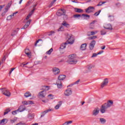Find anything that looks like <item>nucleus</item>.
Returning a JSON list of instances; mask_svg holds the SVG:
<instances>
[{
  "instance_id": "obj_1",
  "label": "nucleus",
  "mask_w": 125,
  "mask_h": 125,
  "mask_svg": "<svg viewBox=\"0 0 125 125\" xmlns=\"http://www.w3.org/2000/svg\"><path fill=\"white\" fill-rule=\"evenodd\" d=\"M66 79V76L64 75H60L58 77V80L57 81L56 84L58 86V88H62V82H61V81H63V80H65Z\"/></svg>"
},
{
  "instance_id": "obj_2",
  "label": "nucleus",
  "mask_w": 125,
  "mask_h": 125,
  "mask_svg": "<svg viewBox=\"0 0 125 125\" xmlns=\"http://www.w3.org/2000/svg\"><path fill=\"white\" fill-rule=\"evenodd\" d=\"M69 64H76L78 62L77 60V56L75 54L69 55V59L68 60Z\"/></svg>"
},
{
  "instance_id": "obj_3",
  "label": "nucleus",
  "mask_w": 125,
  "mask_h": 125,
  "mask_svg": "<svg viewBox=\"0 0 125 125\" xmlns=\"http://www.w3.org/2000/svg\"><path fill=\"white\" fill-rule=\"evenodd\" d=\"M0 90H1V93L2 94L5 96H7V97H10L11 94L10 93V92H9V90L6 89V88L0 89Z\"/></svg>"
},
{
  "instance_id": "obj_4",
  "label": "nucleus",
  "mask_w": 125,
  "mask_h": 125,
  "mask_svg": "<svg viewBox=\"0 0 125 125\" xmlns=\"http://www.w3.org/2000/svg\"><path fill=\"white\" fill-rule=\"evenodd\" d=\"M73 43H74V41H72V42L67 41L65 42L62 43L61 44L60 50H61V49H64V48H66V45H67V44H73Z\"/></svg>"
},
{
  "instance_id": "obj_5",
  "label": "nucleus",
  "mask_w": 125,
  "mask_h": 125,
  "mask_svg": "<svg viewBox=\"0 0 125 125\" xmlns=\"http://www.w3.org/2000/svg\"><path fill=\"white\" fill-rule=\"evenodd\" d=\"M109 106L107 105V103H105L103 104L101 107L100 112L102 114H104L105 112H106V110L108 109V108H110Z\"/></svg>"
},
{
  "instance_id": "obj_6",
  "label": "nucleus",
  "mask_w": 125,
  "mask_h": 125,
  "mask_svg": "<svg viewBox=\"0 0 125 125\" xmlns=\"http://www.w3.org/2000/svg\"><path fill=\"white\" fill-rule=\"evenodd\" d=\"M109 83V80H108V78H105L104 79L103 82L101 83V86L102 88H103V87H105Z\"/></svg>"
},
{
  "instance_id": "obj_7",
  "label": "nucleus",
  "mask_w": 125,
  "mask_h": 125,
  "mask_svg": "<svg viewBox=\"0 0 125 125\" xmlns=\"http://www.w3.org/2000/svg\"><path fill=\"white\" fill-rule=\"evenodd\" d=\"M38 95L39 97H41V98H44V97H45V95H46V90H44L40 92Z\"/></svg>"
},
{
  "instance_id": "obj_8",
  "label": "nucleus",
  "mask_w": 125,
  "mask_h": 125,
  "mask_svg": "<svg viewBox=\"0 0 125 125\" xmlns=\"http://www.w3.org/2000/svg\"><path fill=\"white\" fill-rule=\"evenodd\" d=\"M72 93H73V91L71 88H68L64 91V95L65 96H70Z\"/></svg>"
},
{
  "instance_id": "obj_9",
  "label": "nucleus",
  "mask_w": 125,
  "mask_h": 125,
  "mask_svg": "<svg viewBox=\"0 0 125 125\" xmlns=\"http://www.w3.org/2000/svg\"><path fill=\"white\" fill-rule=\"evenodd\" d=\"M96 43V41H95V40H93L90 43L89 48L90 50H92V49H93V48H94V46H95Z\"/></svg>"
},
{
  "instance_id": "obj_10",
  "label": "nucleus",
  "mask_w": 125,
  "mask_h": 125,
  "mask_svg": "<svg viewBox=\"0 0 125 125\" xmlns=\"http://www.w3.org/2000/svg\"><path fill=\"white\" fill-rule=\"evenodd\" d=\"M93 10H94V7L89 6L87 9H85V13H91V12H93Z\"/></svg>"
},
{
  "instance_id": "obj_11",
  "label": "nucleus",
  "mask_w": 125,
  "mask_h": 125,
  "mask_svg": "<svg viewBox=\"0 0 125 125\" xmlns=\"http://www.w3.org/2000/svg\"><path fill=\"white\" fill-rule=\"evenodd\" d=\"M31 22H32V20H29L25 23V24L23 26V27L21 28V29L26 30V29L27 28L29 27V26H30V24H31Z\"/></svg>"
},
{
  "instance_id": "obj_12",
  "label": "nucleus",
  "mask_w": 125,
  "mask_h": 125,
  "mask_svg": "<svg viewBox=\"0 0 125 125\" xmlns=\"http://www.w3.org/2000/svg\"><path fill=\"white\" fill-rule=\"evenodd\" d=\"M53 73L54 75H58L60 73V70L57 67H54L53 68Z\"/></svg>"
},
{
  "instance_id": "obj_13",
  "label": "nucleus",
  "mask_w": 125,
  "mask_h": 125,
  "mask_svg": "<svg viewBox=\"0 0 125 125\" xmlns=\"http://www.w3.org/2000/svg\"><path fill=\"white\" fill-rule=\"evenodd\" d=\"M10 6H11V3H9L6 7L3 9V12L5 13H7V12L9 10V8H10Z\"/></svg>"
},
{
  "instance_id": "obj_14",
  "label": "nucleus",
  "mask_w": 125,
  "mask_h": 125,
  "mask_svg": "<svg viewBox=\"0 0 125 125\" xmlns=\"http://www.w3.org/2000/svg\"><path fill=\"white\" fill-rule=\"evenodd\" d=\"M25 110H26V107L24 105H21L18 109V111H19V112H23L25 111Z\"/></svg>"
},
{
  "instance_id": "obj_15",
  "label": "nucleus",
  "mask_w": 125,
  "mask_h": 125,
  "mask_svg": "<svg viewBox=\"0 0 125 125\" xmlns=\"http://www.w3.org/2000/svg\"><path fill=\"white\" fill-rule=\"evenodd\" d=\"M8 121L7 120V119H3L2 120H0V125H6V124H7Z\"/></svg>"
},
{
  "instance_id": "obj_16",
  "label": "nucleus",
  "mask_w": 125,
  "mask_h": 125,
  "mask_svg": "<svg viewBox=\"0 0 125 125\" xmlns=\"http://www.w3.org/2000/svg\"><path fill=\"white\" fill-rule=\"evenodd\" d=\"M62 25L65 27V28H70V24L68 23L66 21H63L62 23Z\"/></svg>"
},
{
  "instance_id": "obj_17",
  "label": "nucleus",
  "mask_w": 125,
  "mask_h": 125,
  "mask_svg": "<svg viewBox=\"0 0 125 125\" xmlns=\"http://www.w3.org/2000/svg\"><path fill=\"white\" fill-rule=\"evenodd\" d=\"M98 114H99V108H95L94 110L93 111V115L94 116H97Z\"/></svg>"
},
{
  "instance_id": "obj_18",
  "label": "nucleus",
  "mask_w": 125,
  "mask_h": 125,
  "mask_svg": "<svg viewBox=\"0 0 125 125\" xmlns=\"http://www.w3.org/2000/svg\"><path fill=\"white\" fill-rule=\"evenodd\" d=\"M50 111H51V109H47V110H46L42 112V113L41 118H42V117H44V116L45 115V114L48 113V112H50Z\"/></svg>"
},
{
  "instance_id": "obj_19",
  "label": "nucleus",
  "mask_w": 125,
  "mask_h": 125,
  "mask_svg": "<svg viewBox=\"0 0 125 125\" xmlns=\"http://www.w3.org/2000/svg\"><path fill=\"white\" fill-rule=\"evenodd\" d=\"M95 22H96V21H94L92 22H91L89 24V28L93 29H94V24H95Z\"/></svg>"
},
{
  "instance_id": "obj_20",
  "label": "nucleus",
  "mask_w": 125,
  "mask_h": 125,
  "mask_svg": "<svg viewBox=\"0 0 125 125\" xmlns=\"http://www.w3.org/2000/svg\"><path fill=\"white\" fill-rule=\"evenodd\" d=\"M86 43L82 44L80 47L81 50H85L86 49Z\"/></svg>"
},
{
  "instance_id": "obj_21",
  "label": "nucleus",
  "mask_w": 125,
  "mask_h": 125,
  "mask_svg": "<svg viewBox=\"0 0 125 125\" xmlns=\"http://www.w3.org/2000/svg\"><path fill=\"white\" fill-rule=\"evenodd\" d=\"M104 28L106 30H113V28H112L111 24H108L106 26H104Z\"/></svg>"
},
{
  "instance_id": "obj_22",
  "label": "nucleus",
  "mask_w": 125,
  "mask_h": 125,
  "mask_svg": "<svg viewBox=\"0 0 125 125\" xmlns=\"http://www.w3.org/2000/svg\"><path fill=\"white\" fill-rule=\"evenodd\" d=\"M62 105V101L59 102V104H57L55 106V110H58V109H59V108L61 107Z\"/></svg>"
},
{
  "instance_id": "obj_23",
  "label": "nucleus",
  "mask_w": 125,
  "mask_h": 125,
  "mask_svg": "<svg viewBox=\"0 0 125 125\" xmlns=\"http://www.w3.org/2000/svg\"><path fill=\"white\" fill-rule=\"evenodd\" d=\"M100 123H101L102 125H105V124H106V119L104 118H100Z\"/></svg>"
},
{
  "instance_id": "obj_24",
  "label": "nucleus",
  "mask_w": 125,
  "mask_h": 125,
  "mask_svg": "<svg viewBox=\"0 0 125 125\" xmlns=\"http://www.w3.org/2000/svg\"><path fill=\"white\" fill-rule=\"evenodd\" d=\"M114 102H113V101L112 100H109L107 102V103L106 104L107 106H109V107L110 108V107H111V106L113 105Z\"/></svg>"
},
{
  "instance_id": "obj_25",
  "label": "nucleus",
  "mask_w": 125,
  "mask_h": 125,
  "mask_svg": "<svg viewBox=\"0 0 125 125\" xmlns=\"http://www.w3.org/2000/svg\"><path fill=\"white\" fill-rule=\"evenodd\" d=\"M82 16L83 19H89V17H90L89 15H86L85 14H82Z\"/></svg>"
},
{
  "instance_id": "obj_26",
  "label": "nucleus",
  "mask_w": 125,
  "mask_h": 125,
  "mask_svg": "<svg viewBox=\"0 0 125 125\" xmlns=\"http://www.w3.org/2000/svg\"><path fill=\"white\" fill-rule=\"evenodd\" d=\"M75 12H77L78 13H83V10L80 8H75Z\"/></svg>"
},
{
  "instance_id": "obj_27",
  "label": "nucleus",
  "mask_w": 125,
  "mask_h": 125,
  "mask_svg": "<svg viewBox=\"0 0 125 125\" xmlns=\"http://www.w3.org/2000/svg\"><path fill=\"white\" fill-rule=\"evenodd\" d=\"M29 50V49H26L25 50V53L26 55H27L28 57H29V58H31V52H27V51Z\"/></svg>"
},
{
  "instance_id": "obj_28",
  "label": "nucleus",
  "mask_w": 125,
  "mask_h": 125,
  "mask_svg": "<svg viewBox=\"0 0 125 125\" xmlns=\"http://www.w3.org/2000/svg\"><path fill=\"white\" fill-rule=\"evenodd\" d=\"M32 94H31V93L30 92H27L24 94V96L26 98L28 97H30V96H31Z\"/></svg>"
},
{
  "instance_id": "obj_29",
  "label": "nucleus",
  "mask_w": 125,
  "mask_h": 125,
  "mask_svg": "<svg viewBox=\"0 0 125 125\" xmlns=\"http://www.w3.org/2000/svg\"><path fill=\"white\" fill-rule=\"evenodd\" d=\"M57 15L58 16H62V15H65V12H63V13L58 11L57 12Z\"/></svg>"
},
{
  "instance_id": "obj_30",
  "label": "nucleus",
  "mask_w": 125,
  "mask_h": 125,
  "mask_svg": "<svg viewBox=\"0 0 125 125\" xmlns=\"http://www.w3.org/2000/svg\"><path fill=\"white\" fill-rule=\"evenodd\" d=\"M11 110H10L9 108H7L5 110V112H4V116H5V115H7L8 113H9Z\"/></svg>"
},
{
  "instance_id": "obj_31",
  "label": "nucleus",
  "mask_w": 125,
  "mask_h": 125,
  "mask_svg": "<svg viewBox=\"0 0 125 125\" xmlns=\"http://www.w3.org/2000/svg\"><path fill=\"white\" fill-rule=\"evenodd\" d=\"M104 3H106V1H100L99 2V3L97 5V6H102V5L103 4H104Z\"/></svg>"
},
{
  "instance_id": "obj_32",
  "label": "nucleus",
  "mask_w": 125,
  "mask_h": 125,
  "mask_svg": "<svg viewBox=\"0 0 125 125\" xmlns=\"http://www.w3.org/2000/svg\"><path fill=\"white\" fill-rule=\"evenodd\" d=\"M52 51H53V49L52 48H51L50 50H49L48 51H47L46 52V54H48L49 55H50V54H51V52H52Z\"/></svg>"
},
{
  "instance_id": "obj_33",
  "label": "nucleus",
  "mask_w": 125,
  "mask_h": 125,
  "mask_svg": "<svg viewBox=\"0 0 125 125\" xmlns=\"http://www.w3.org/2000/svg\"><path fill=\"white\" fill-rule=\"evenodd\" d=\"M98 30H96L95 31H91V36H94V35L97 34V33H98Z\"/></svg>"
},
{
  "instance_id": "obj_34",
  "label": "nucleus",
  "mask_w": 125,
  "mask_h": 125,
  "mask_svg": "<svg viewBox=\"0 0 125 125\" xmlns=\"http://www.w3.org/2000/svg\"><path fill=\"white\" fill-rule=\"evenodd\" d=\"M18 112H19V111L18 110V109H17L16 110L12 111V115H17Z\"/></svg>"
},
{
  "instance_id": "obj_35",
  "label": "nucleus",
  "mask_w": 125,
  "mask_h": 125,
  "mask_svg": "<svg viewBox=\"0 0 125 125\" xmlns=\"http://www.w3.org/2000/svg\"><path fill=\"white\" fill-rule=\"evenodd\" d=\"M36 10V8H33V10L29 13V15L32 16L33 14H34V12H35V11Z\"/></svg>"
},
{
  "instance_id": "obj_36",
  "label": "nucleus",
  "mask_w": 125,
  "mask_h": 125,
  "mask_svg": "<svg viewBox=\"0 0 125 125\" xmlns=\"http://www.w3.org/2000/svg\"><path fill=\"white\" fill-rule=\"evenodd\" d=\"M100 12H101V10H99L98 12H96L94 14V16H98V15H99V14H100Z\"/></svg>"
},
{
  "instance_id": "obj_37",
  "label": "nucleus",
  "mask_w": 125,
  "mask_h": 125,
  "mask_svg": "<svg viewBox=\"0 0 125 125\" xmlns=\"http://www.w3.org/2000/svg\"><path fill=\"white\" fill-rule=\"evenodd\" d=\"M58 32H61L62 31H64V27L61 26L58 30Z\"/></svg>"
},
{
  "instance_id": "obj_38",
  "label": "nucleus",
  "mask_w": 125,
  "mask_h": 125,
  "mask_svg": "<svg viewBox=\"0 0 125 125\" xmlns=\"http://www.w3.org/2000/svg\"><path fill=\"white\" fill-rule=\"evenodd\" d=\"M106 31H105V30H102V31H101V34L102 35H106Z\"/></svg>"
},
{
  "instance_id": "obj_39",
  "label": "nucleus",
  "mask_w": 125,
  "mask_h": 125,
  "mask_svg": "<svg viewBox=\"0 0 125 125\" xmlns=\"http://www.w3.org/2000/svg\"><path fill=\"white\" fill-rule=\"evenodd\" d=\"M93 67V66H92V65L90 64L87 66V68H88V70H90L91 69H92V67Z\"/></svg>"
},
{
  "instance_id": "obj_40",
  "label": "nucleus",
  "mask_w": 125,
  "mask_h": 125,
  "mask_svg": "<svg viewBox=\"0 0 125 125\" xmlns=\"http://www.w3.org/2000/svg\"><path fill=\"white\" fill-rule=\"evenodd\" d=\"M32 104H34V103L33 102V101H30L28 103H26V104H25V105Z\"/></svg>"
},
{
  "instance_id": "obj_41",
  "label": "nucleus",
  "mask_w": 125,
  "mask_h": 125,
  "mask_svg": "<svg viewBox=\"0 0 125 125\" xmlns=\"http://www.w3.org/2000/svg\"><path fill=\"white\" fill-rule=\"evenodd\" d=\"M95 39H97V36H93L89 38V40H95Z\"/></svg>"
},
{
  "instance_id": "obj_42",
  "label": "nucleus",
  "mask_w": 125,
  "mask_h": 125,
  "mask_svg": "<svg viewBox=\"0 0 125 125\" xmlns=\"http://www.w3.org/2000/svg\"><path fill=\"white\" fill-rule=\"evenodd\" d=\"M11 19H12V17L11 15L8 16L7 17V20H8V21L11 20Z\"/></svg>"
},
{
  "instance_id": "obj_43",
  "label": "nucleus",
  "mask_w": 125,
  "mask_h": 125,
  "mask_svg": "<svg viewBox=\"0 0 125 125\" xmlns=\"http://www.w3.org/2000/svg\"><path fill=\"white\" fill-rule=\"evenodd\" d=\"M5 60H6V58H5V55L4 56V57L2 58V60H1V62H2L3 63V62H4V61H5Z\"/></svg>"
},
{
  "instance_id": "obj_44",
  "label": "nucleus",
  "mask_w": 125,
  "mask_h": 125,
  "mask_svg": "<svg viewBox=\"0 0 125 125\" xmlns=\"http://www.w3.org/2000/svg\"><path fill=\"white\" fill-rule=\"evenodd\" d=\"M80 82H81V80L79 79L78 80L74 82V84H79V83Z\"/></svg>"
},
{
  "instance_id": "obj_45",
  "label": "nucleus",
  "mask_w": 125,
  "mask_h": 125,
  "mask_svg": "<svg viewBox=\"0 0 125 125\" xmlns=\"http://www.w3.org/2000/svg\"><path fill=\"white\" fill-rule=\"evenodd\" d=\"M81 16H82V15H74V17L75 18H78L79 17H81Z\"/></svg>"
},
{
  "instance_id": "obj_46",
  "label": "nucleus",
  "mask_w": 125,
  "mask_h": 125,
  "mask_svg": "<svg viewBox=\"0 0 125 125\" xmlns=\"http://www.w3.org/2000/svg\"><path fill=\"white\" fill-rule=\"evenodd\" d=\"M41 41H42V39H39L38 40H37L36 43H35V46H37V44H38L39 42H41Z\"/></svg>"
},
{
  "instance_id": "obj_47",
  "label": "nucleus",
  "mask_w": 125,
  "mask_h": 125,
  "mask_svg": "<svg viewBox=\"0 0 125 125\" xmlns=\"http://www.w3.org/2000/svg\"><path fill=\"white\" fill-rule=\"evenodd\" d=\"M55 32L53 31H51L49 34L48 36H52V35H53V34H54Z\"/></svg>"
},
{
  "instance_id": "obj_48",
  "label": "nucleus",
  "mask_w": 125,
  "mask_h": 125,
  "mask_svg": "<svg viewBox=\"0 0 125 125\" xmlns=\"http://www.w3.org/2000/svg\"><path fill=\"white\" fill-rule=\"evenodd\" d=\"M5 6V5H0V12L1 11V10L3 8H4Z\"/></svg>"
},
{
  "instance_id": "obj_49",
  "label": "nucleus",
  "mask_w": 125,
  "mask_h": 125,
  "mask_svg": "<svg viewBox=\"0 0 125 125\" xmlns=\"http://www.w3.org/2000/svg\"><path fill=\"white\" fill-rule=\"evenodd\" d=\"M28 64H29V62H27V63H25V64H23V63H22L21 66V67H25V66H26V65H28Z\"/></svg>"
},
{
  "instance_id": "obj_50",
  "label": "nucleus",
  "mask_w": 125,
  "mask_h": 125,
  "mask_svg": "<svg viewBox=\"0 0 125 125\" xmlns=\"http://www.w3.org/2000/svg\"><path fill=\"white\" fill-rule=\"evenodd\" d=\"M14 70H15V68H11V70L9 72L10 75V74H11V73H12V72H13V71H14Z\"/></svg>"
},
{
  "instance_id": "obj_51",
  "label": "nucleus",
  "mask_w": 125,
  "mask_h": 125,
  "mask_svg": "<svg viewBox=\"0 0 125 125\" xmlns=\"http://www.w3.org/2000/svg\"><path fill=\"white\" fill-rule=\"evenodd\" d=\"M97 55H98V54H96V53H94L93 54V55L92 56V58L93 57H96V56H97Z\"/></svg>"
},
{
  "instance_id": "obj_52",
  "label": "nucleus",
  "mask_w": 125,
  "mask_h": 125,
  "mask_svg": "<svg viewBox=\"0 0 125 125\" xmlns=\"http://www.w3.org/2000/svg\"><path fill=\"white\" fill-rule=\"evenodd\" d=\"M104 51L103 50L100 51L99 53H97L98 55H99L100 54H102Z\"/></svg>"
},
{
  "instance_id": "obj_53",
  "label": "nucleus",
  "mask_w": 125,
  "mask_h": 125,
  "mask_svg": "<svg viewBox=\"0 0 125 125\" xmlns=\"http://www.w3.org/2000/svg\"><path fill=\"white\" fill-rule=\"evenodd\" d=\"M31 16H30V15H28L26 17L25 20H28V19H29V18L31 17Z\"/></svg>"
},
{
  "instance_id": "obj_54",
  "label": "nucleus",
  "mask_w": 125,
  "mask_h": 125,
  "mask_svg": "<svg viewBox=\"0 0 125 125\" xmlns=\"http://www.w3.org/2000/svg\"><path fill=\"white\" fill-rule=\"evenodd\" d=\"M87 36L89 37L90 36H91V31H88L87 32Z\"/></svg>"
},
{
  "instance_id": "obj_55",
  "label": "nucleus",
  "mask_w": 125,
  "mask_h": 125,
  "mask_svg": "<svg viewBox=\"0 0 125 125\" xmlns=\"http://www.w3.org/2000/svg\"><path fill=\"white\" fill-rule=\"evenodd\" d=\"M14 33H15L14 34H11V36H12V37L15 36V35H16V34H17V31H15Z\"/></svg>"
},
{
  "instance_id": "obj_56",
  "label": "nucleus",
  "mask_w": 125,
  "mask_h": 125,
  "mask_svg": "<svg viewBox=\"0 0 125 125\" xmlns=\"http://www.w3.org/2000/svg\"><path fill=\"white\" fill-rule=\"evenodd\" d=\"M11 123H12V124H13V123H15V122H16V120L15 119L14 120H11Z\"/></svg>"
},
{
  "instance_id": "obj_57",
  "label": "nucleus",
  "mask_w": 125,
  "mask_h": 125,
  "mask_svg": "<svg viewBox=\"0 0 125 125\" xmlns=\"http://www.w3.org/2000/svg\"><path fill=\"white\" fill-rule=\"evenodd\" d=\"M5 14H6V13H4V12H3L1 14V16H2V17H3V16H5Z\"/></svg>"
},
{
  "instance_id": "obj_58",
  "label": "nucleus",
  "mask_w": 125,
  "mask_h": 125,
  "mask_svg": "<svg viewBox=\"0 0 125 125\" xmlns=\"http://www.w3.org/2000/svg\"><path fill=\"white\" fill-rule=\"evenodd\" d=\"M55 1H56V0H54L53 1H52L51 3V5H53V4H54V2H55Z\"/></svg>"
},
{
  "instance_id": "obj_59",
  "label": "nucleus",
  "mask_w": 125,
  "mask_h": 125,
  "mask_svg": "<svg viewBox=\"0 0 125 125\" xmlns=\"http://www.w3.org/2000/svg\"><path fill=\"white\" fill-rule=\"evenodd\" d=\"M72 123H73V121H70L67 122V124L70 125V124H72Z\"/></svg>"
},
{
  "instance_id": "obj_60",
  "label": "nucleus",
  "mask_w": 125,
  "mask_h": 125,
  "mask_svg": "<svg viewBox=\"0 0 125 125\" xmlns=\"http://www.w3.org/2000/svg\"><path fill=\"white\" fill-rule=\"evenodd\" d=\"M108 17L110 18V17H111L112 18V20H110V21H113V20H114V17L112 16H108Z\"/></svg>"
},
{
  "instance_id": "obj_61",
  "label": "nucleus",
  "mask_w": 125,
  "mask_h": 125,
  "mask_svg": "<svg viewBox=\"0 0 125 125\" xmlns=\"http://www.w3.org/2000/svg\"><path fill=\"white\" fill-rule=\"evenodd\" d=\"M31 4V1H28L26 4L27 6H29Z\"/></svg>"
},
{
  "instance_id": "obj_62",
  "label": "nucleus",
  "mask_w": 125,
  "mask_h": 125,
  "mask_svg": "<svg viewBox=\"0 0 125 125\" xmlns=\"http://www.w3.org/2000/svg\"><path fill=\"white\" fill-rule=\"evenodd\" d=\"M105 47H106V46L105 45H104L103 46V47H101V49H102L103 50L105 49Z\"/></svg>"
},
{
  "instance_id": "obj_63",
  "label": "nucleus",
  "mask_w": 125,
  "mask_h": 125,
  "mask_svg": "<svg viewBox=\"0 0 125 125\" xmlns=\"http://www.w3.org/2000/svg\"><path fill=\"white\" fill-rule=\"evenodd\" d=\"M62 125H68V122H66L65 123H63V124H62Z\"/></svg>"
},
{
  "instance_id": "obj_64",
  "label": "nucleus",
  "mask_w": 125,
  "mask_h": 125,
  "mask_svg": "<svg viewBox=\"0 0 125 125\" xmlns=\"http://www.w3.org/2000/svg\"><path fill=\"white\" fill-rule=\"evenodd\" d=\"M37 6V4H34L33 5V9L36 8V7Z\"/></svg>"
}]
</instances>
